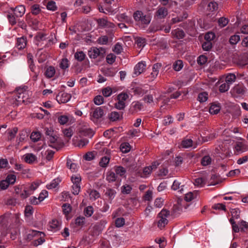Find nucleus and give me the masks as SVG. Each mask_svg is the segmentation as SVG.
I'll list each match as a JSON object with an SVG mask.
<instances>
[{"instance_id": "nucleus-35", "label": "nucleus", "mask_w": 248, "mask_h": 248, "mask_svg": "<svg viewBox=\"0 0 248 248\" xmlns=\"http://www.w3.org/2000/svg\"><path fill=\"white\" fill-rule=\"evenodd\" d=\"M183 66V63L181 60L176 61L173 64V68L175 71H180Z\"/></svg>"}, {"instance_id": "nucleus-10", "label": "nucleus", "mask_w": 248, "mask_h": 248, "mask_svg": "<svg viewBox=\"0 0 248 248\" xmlns=\"http://www.w3.org/2000/svg\"><path fill=\"white\" fill-rule=\"evenodd\" d=\"M182 212V207L179 203L177 204H174L172 208L170 216L173 217H176L179 215Z\"/></svg>"}, {"instance_id": "nucleus-26", "label": "nucleus", "mask_w": 248, "mask_h": 248, "mask_svg": "<svg viewBox=\"0 0 248 248\" xmlns=\"http://www.w3.org/2000/svg\"><path fill=\"white\" fill-rule=\"evenodd\" d=\"M133 92L135 94L143 95L147 92V90H145L142 87L138 86L132 88Z\"/></svg>"}, {"instance_id": "nucleus-61", "label": "nucleus", "mask_w": 248, "mask_h": 248, "mask_svg": "<svg viewBox=\"0 0 248 248\" xmlns=\"http://www.w3.org/2000/svg\"><path fill=\"white\" fill-rule=\"evenodd\" d=\"M7 182H8V184L13 185L14 184L16 180V176L14 174H10L8 175L5 179Z\"/></svg>"}, {"instance_id": "nucleus-5", "label": "nucleus", "mask_w": 248, "mask_h": 248, "mask_svg": "<svg viewBox=\"0 0 248 248\" xmlns=\"http://www.w3.org/2000/svg\"><path fill=\"white\" fill-rule=\"evenodd\" d=\"M104 115V112L103 107H97L93 109L91 113V119L93 122H97Z\"/></svg>"}, {"instance_id": "nucleus-3", "label": "nucleus", "mask_w": 248, "mask_h": 248, "mask_svg": "<svg viewBox=\"0 0 248 248\" xmlns=\"http://www.w3.org/2000/svg\"><path fill=\"white\" fill-rule=\"evenodd\" d=\"M47 138L49 140L48 145L57 150H59L64 145V143L62 141L58 140V138L55 134L49 137H47Z\"/></svg>"}, {"instance_id": "nucleus-6", "label": "nucleus", "mask_w": 248, "mask_h": 248, "mask_svg": "<svg viewBox=\"0 0 248 248\" xmlns=\"http://www.w3.org/2000/svg\"><path fill=\"white\" fill-rule=\"evenodd\" d=\"M71 98L70 94L64 92H61L56 96V100L60 104L67 103Z\"/></svg>"}, {"instance_id": "nucleus-45", "label": "nucleus", "mask_w": 248, "mask_h": 248, "mask_svg": "<svg viewBox=\"0 0 248 248\" xmlns=\"http://www.w3.org/2000/svg\"><path fill=\"white\" fill-rule=\"evenodd\" d=\"M213 47L211 42L205 41L202 44V48L205 51H209Z\"/></svg>"}, {"instance_id": "nucleus-19", "label": "nucleus", "mask_w": 248, "mask_h": 248, "mask_svg": "<svg viewBox=\"0 0 248 248\" xmlns=\"http://www.w3.org/2000/svg\"><path fill=\"white\" fill-rule=\"evenodd\" d=\"M26 46V39L23 37L17 39L16 43V47L19 50L25 48Z\"/></svg>"}, {"instance_id": "nucleus-33", "label": "nucleus", "mask_w": 248, "mask_h": 248, "mask_svg": "<svg viewBox=\"0 0 248 248\" xmlns=\"http://www.w3.org/2000/svg\"><path fill=\"white\" fill-rule=\"evenodd\" d=\"M132 189L131 186L125 184L121 187V192L124 194H128L131 192Z\"/></svg>"}, {"instance_id": "nucleus-43", "label": "nucleus", "mask_w": 248, "mask_h": 248, "mask_svg": "<svg viewBox=\"0 0 248 248\" xmlns=\"http://www.w3.org/2000/svg\"><path fill=\"white\" fill-rule=\"evenodd\" d=\"M110 158L108 156L103 157L100 161L99 162V165L102 167H106L109 162Z\"/></svg>"}, {"instance_id": "nucleus-46", "label": "nucleus", "mask_w": 248, "mask_h": 248, "mask_svg": "<svg viewBox=\"0 0 248 248\" xmlns=\"http://www.w3.org/2000/svg\"><path fill=\"white\" fill-rule=\"evenodd\" d=\"M104 97L102 95H100L96 96L93 99V102L96 105H100L104 103Z\"/></svg>"}, {"instance_id": "nucleus-2", "label": "nucleus", "mask_w": 248, "mask_h": 248, "mask_svg": "<svg viewBox=\"0 0 248 248\" xmlns=\"http://www.w3.org/2000/svg\"><path fill=\"white\" fill-rule=\"evenodd\" d=\"M170 216V212L169 210L163 209L158 214L157 217L159 219L157 222V226L160 229L165 227L166 225L168 223V220L167 219Z\"/></svg>"}, {"instance_id": "nucleus-4", "label": "nucleus", "mask_w": 248, "mask_h": 248, "mask_svg": "<svg viewBox=\"0 0 248 248\" xmlns=\"http://www.w3.org/2000/svg\"><path fill=\"white\" fill-rule=\"evenodd\" d=\"M135 21L140 22L141 24L148 25L150 23L151 18L149 16L145 15L140 11H137L133 14Z\"/></svg>"}, {"instance_id": "nucleus-15", "label": "nucleus", "mask_w": 248, "mask_h": 248, "mask_svg": "<svg viewBox=\"0 0 248 248\" xmlns=\"http://www.w3.org/2000/svg\"><path fill=\"white\" fill-rule=\"evenodd\" d=\"M162 64L160 63H156L154 64L153 66V72L151 73V76L155 78L157 77L159 73V70L161 68Z\"/></svg>"}, {"instance_id": "nucleus-36", "label": "nucleus", "mask_w": 248, "mask_h": 248, "mask_svg": "<svg viewBox=\"0 0 248 248\" xmlns=\"http://www.w3.org/2000/svg\"><path fill=\"white\" fill-rule=\"evenodd\" d=\"M193 141L191 139L183 140L181 142V146L183 148H187L192 146Z\"/></svg>"}, {"instance_id": "nucleus-24", "label": "nucleus", "mask_w": 248, "mask_h": 248, "mask_svg": "<svg viewBox=\"0 0 248 248\" xmlns=\"http://www.w3.org/2000/svg\"><path fill=\"white\" fill-rule=\"evenodd\" d=\"M74 57L78 61L82 62L85 60L86 55L83 51H80L75 53Z\"/></svg>"}, {"instance_id": "nucleus-1", "label": "nucleus", "mask_w": 248, "mask_h": 248, "mask_svg": "<svg viewBox=\"0 0 248 248\" xmlns=\"http://www.w3.org/2000/svg\"><path fill=\"white\" fill-rule=\"evenodd\" d=\"M26 89H27V86L16 88L13 93L14 94L13 99L15 100L16 105L18 106L19 104L25 102L26 100L28 99L27 93L26 92Z\"/></svg>"}, {"instance_id": "nucleus-34", "label": "nucleus", "mask_w": 248, "mask_h": 248, "mask_svg": "<svg viewBox=\"0 0 248 248\" xmlns=\"http://www.w3.org/2000/svg\"><path fill=\"white\" fill-rule=\"evenodd\" d=\"M61 180L58 178L54 179L51 183L46 186L47 189H53L56 188L59 185Z\"/></svg>"}, {"instance_id": "nucleus-30", "label": "nucleus", "mask_w": 248, "mask_h": 248, "mask_svg": "<svg viewBox=\"0 0 248 248\" xmlns=\"http://www.w3.org/2000/svg\"><path fill=\"white\" fill-rule=\"evenodd\" d=\"M218 9V4L215 1L210 2L207 6V10L211 12L217 10Z\"/></svg>"}, {"instance_id": "nucleus-49", "label": "nucleus", "mask_w": 248, "mask_h": 248, "mask_svg": "<svg viewBox=\"0 0 248 248\" xmlns=\"http://www.w3.org/2000/svg\"><path fill=\"white\" fill-rule=\"evenodd\" d=\"M128 95L125 93H120L117 96V100H119L120 102H122L123 103H125L124 101L128 98Z\"/></svg>"}, {"instance_id": "nucleus-22", "label": "nucleus", "mask_w": 248, "mask_h": 248, "mask_svg": "<svg viewBox=\"0 0 248 248\" xmlns=\"http://www.w3.org/2000/svg\"><path fill=\"white\" fill-rule=\"evenodd\" d=\"M55 73V69L54 67L50 66L46 68L45 72V76L48 78H52L54 76Z\"/></svg>"}, {"instance_id": "nucleus-37", "label": "nucleus", "mask_w": 248, "mask_h": 248, "mask_svg": "<svg viewBox=\"0 0 248 248\" xmlns=\"http://www.w3.org/2000/svg\"><path fill=\"white\" fill-rule=\"evenodd\" d=\"M121 151L124 153H126L130 151V146L128 143L124 142L121 144L120 146Z\"/></svg>"}, {"instance_id": "nucleus-52", "label": "nucleus", "mask_w": 248, "mask_h": 248, "mask_svg": "<svg viewBox=\"0 0 248 248\" xmlns=\"http://www.w3.org/2000/svg\"><path fill=\"white\" fill-rule=\"evenodd\" d=\"M240 40V36L238 35H233L232 36L229 40V42L232 45H235Z\"/></svg>"}, {"instance_id": "nucleus-31", "label": "nucleus", "mask_w": 248, "mask_h": 248, "mask_svg": "<svg viewBox=\"0 0 248 248\" xmlns=\"http://www.w3.org/2000/svg\"><path fill=\"white\" fill-rule=\"evenodd\" d=\"M115 171L116 175H119L121 176H123L125 173L126 170L123 167L116 166L115 167Z\"/></svg>"}, {"instance_id": "nucleus-48", "label": "nucleus", "mask_w": 248, "mask_h": 248, "mask_svg": "<svg viewBox=\"0 0 248 248\" xmlns=\"http://www.w3.org/2000/svg\"><path fill=\"white\" fill-rule=\"evenodd\" d=\"M7 17L9 20V22L11 25L12 26L15 25L16 23V17L15 15L13 14L9 13Z\"/></svg>"}, {"instance_id": "nucleus-12", "label": "nucleus", "mask_w": 248, "mask_h": 248, "mask_svg": "<svg viewBox=\"0 0 248 248\" xmlns=\"http://www.w3.org/2000/svg\"><path fill=\"white\" fill-rule=\"evenodd\" d=\"M146 65L142 62H139L134 68V74L138 76L142 73L145 69Z\"/></svg>"}, {"instance_id": "nucleus-29", "label": "nucleus", "mask_w": 248, "mask_h": 248, "mask_svg": "<svg viewBox=\"0 0 248 248\" xmlns=\"http://www.w3.org/2000/svg\"><path fill=\"white\" fill-rule=\"evenodd\" d=\"M63 214L67 216L72 211V206L69 203H64L62 206Z\"/></svg>"}, {"instance_id": "nucleus-20", "label": "nucleus", "mask_w": 248, "mask_h": 248, "mask_svg": "<svg viewBox=\"0 0 248 248\" xmlns=\"http://www.w3.org/2000/svg\"><path fill=\"white\" fill-rule=\"evenodd\" d=\"M220 182H221V181L220 179V177L219 175L217 174H212L210 180L209 185L215 186Z\"/></svg>"}, {"instance_id": "nucleus-38", "label": "nucleus", "mask_w": 248, "mask_h": 248, "mask_svg": "<svg viewBox=\"0 0 248 248\" xmlns=\"http://www.w3.org/2000/svg\"><path fill=\"white\" fill-rule=\"evenodd\" d=\"M208 97V93L206 92H202L199 94L198 95V100L200 102H205Z\"/></svg>"}, {"instance_id": "nucleus-13", "label": "nucleus", "mask_w": 248, "mask_h": 248, "mask_svg": "<svg viewBox=\"0 0 248 248\" xmlns=\"http://www.w3.org/2000/svg\"><path fill=\"white\" fill-rule=\"evenodd\" d=\"M100 49L97 47H94L91 48V49L88 51V55L90 58L95 59L100 55Z\"/></svg>"}, {"instance_id": "nucleus-47", "label": "nucleus", "mask_w": 248, "mask_h": 248, "mask_svg": "<svg viewBox=\"0 0 248 248\" xmlns=\"http://www.w3.org/2000/svg\"><path fill=\"white\" fill-rule=\"evenodd\" d=\"M215 34L213 32H208L204 35L206 41L211 42L215 38Z\"/></svg>"}, {"instance_id": "nucleus-51", "label": "nucleus", "mask_w": 248, "mask_h": 248, "mask_svg": "<svg viewBox=\"0 0 248 248\" xmlns=\"http://www.w3.org/2000/svg\"><path fill=\"white\" fill-rule=\"evenodd\" d=\"M39 236L40 237L39 238L33 241L32 243L34 246L37 247L38 245L42 244L45 241V239L43 238L45 236H43V235Z\"/></svg>"}, {"instance_id": "nucleus-32", "label": "nucleus", "mask_w": 248, "mask_h": 248, "mask_svg": "<svg viewBox=\"0 0 248 248\" xmlns=\"http://www.w3.org/2000/svg\"><path fill=\"white\" fill-rule=\"evenodd\" d=\"M116 193V192L115 190L111 188H109L107 189L105 195L108 197V199L110 201H112L114 199Z\"/></svg>"}, {"instance_id": "nucleus-41", "label": "nucleus", "mask_w": 248, "mask_h": 248, "mask_svg": "<svg viewBox=\"0 0 248 248\" xmlns=\"http://www.w3.org/2000/svg\"><path fill=\"white\" fill-rule=\"evenodd\" d=\"M69 67V61L67 58H63L62 59L60 63V67L65 70Z\"/></svg>"}, {"instance_id": "nucleus-50", "label": "nucleus", "mask_w": 248, "mask_h": 248, "mask_svg": "<svg viewBox=\"0 0 248 248\" xmlns=\"http://www.w3.org/2000/svg\"><path fill=\"white\" fill-rule=\"evenodd\" d=\"M71 181L73 185H80L81 178L79 175H73L71 178Z\"/></svg>"}, {"instance_id": "nucleus-28", "label": "nucleus", "mask_w": 248, "mask_h": 248, "mask_svg": "<svg viewBox=\"0 0 248 248\" xmlns=\"http://www.w3.org/2000/svg\"><path fill=\"white\" fill-rule=\"evenodd\" d=\"M117 175L113 171H109L107 174V180L108 182H113L116 181Z\"/></svg>"}, {"instance_id": "nucleus-58", "label": "nucleus", "mask_w": 248, "mask_h": 248, "mask_svg": "<svg viewBox=\"0 0 248 248\" xmlns=\"http://www.w3.org/2000/svg\"><path fill=\"white\" fill-rule=\"evenodd\" d=\"M125 220L123 217L117 218L115 220V225L117 227H121L124 225Z\"/></svg>"}, {"instance_id": "nucleus-11", "label": "nucleus", "mask_w": 248, "mask_h": 248, "mask_svg": "<svg viewBox=\"0 0 248 248\" xmlns=\"http://www.w3.org/2000/svg\"><path fill=\"white\" fill-rule=\"evenodd\" d=\"M171 34L173 37L176 38L177 39H181L185 37L186 34L185 32L179 29H177L172 30L171 31Z\"/></svg>"}, {"instance_id": "nucleus-54", "label": "nucleus", "mask_w": 248, "mask_h": 248, "mask_svg": "<svg viewBox=\"0 0 248 248\" xmlns=\"http://www.w3.org/2000/svg\"><path fill=\"white\" fill-rule=\"evenodd\" d=\"M116 59V56L113 54H109L106 57V61L109 64H112L114 62Z\"/></svg>"}, {"instance_id": "nucleus-39", "label": "nucleus", "mask_w": 248, "mask_h": 248, "mask_svg": "<svg viewBox=\"0 0 248 248\" xmlns=\"http://www.w3.org/2000/svg\"><path fill=\"white\" fill-rule=\"evenodd\" d=\"M236 77L234 74L230 73L228 74L226 77V82L228 84L232 83L235 81Z\"/></svg>"}, {"instance_id": "nucleus-63", "label": "nucleus", "mask_w": 248, "mask_h": 248, "mask_svg": "<svg viewBox=\"0 0 248 248\" xmlns=\"http://www.w3.org/2000/svg\"><path fill=\"white\" fill-rule=\"evenodd\" d=\"M194 184L197 186H202L205 184V180L202 178H198L195 179Z\"/></svg>"}, {"instance_id": "nucleus-62", "label": "nucleus", "mask_w": 248, "mask_h": 248, "mask_svg": "<svg viewBox=\"0 0 248 248\" xmlns=\"http://www.w3.org/2000/svg\"><path fill=\"white\" fill-rule=\"evenodd\" d=\"M68 119H69L67 116L65 115H62L58 117V121L61 124L63 125L67 123Z\"/></svg>"}, {"instance_id": "nucleus-9", "label": "nucleus", "mask_w": 248, "mask_h": 248, "mask_svg": "<svg viewBox=\"0 0 248 248\" xmlns=\"http://www.w3.org/2000/svg\"><path fill=\"white\" fill-rule=\"evenodd\" d=\"M11 9L14 11L13 13L16 17H21L25 12V7L21 5Z\"/></svg>"}, {"instance_id": "nucleus-25", "label": "nucleus", "mask_w": 248, "mask_h": 248, "mask_svg": "<svg viewBox=\"0 0 248 248\" xmlns=\"http://www.w3.org/2000/svg\"><path fill=\"white\" fill-rule=\"evenodd\" d=\"M41 138V134L39 132H32L30 138L34 142L40 140Z\"/></svg>"}, {"instance_id": "nucleus-16", "label": "nucleus", "mask_w": 248, "mask_h": 248, "mask_svg": "<svg viewBox=\"0 0 248 248\" xmlns=\"http://www.w3.org/2000/svg\"><path fill=\"white\" fill-rule=\"evenodd\" d=\"M43 235V236H45V233L42 232L32 230L30 232V233H29L27 235V239L28 240H31L33 239V238L34 236H36L37 235Z\"/></svg>"}, {"instance_id": "nucleus-59", "label": "nucleus", "mask_w": 248, "mask_h": 248, "mask_svg": "<svg viewBox=\"0 0 248 248\" xmlns=\"http://www.w3.org/2000/svg\"><path fill=\"white\" fill-rule=\"evenodd\" d=\"M46 35V34L42 32H38L36 35L35 36V40L38 42L45 40L46 39L45 37Z\"/></svg>"}, {"instance_id": "nucleus-57", "label": "nucleus", "mask_w": 248, "mask_h": 248, "mask_svg": "<svg viewBox=\"0 0 248 248\" xmlns=\"http://www.w3.org/2000/svg\"><path fill=\"white\" fill-rule=\"evenodd\" d=\"M207 61V58L204 55L200 56L197 60L198 63L201 65L204 64Z\"/></svg>"}, {"instance_id": "nucleus-44", "label": "nucleus", "mask_w": 248, "mask_h": 248, "mask_svg": "<svg viewBox=\"0 0 248 248\" xmlns=\"http://www.w3.org/2000/svg\"><path fill=\"white\" fill-rule=\"evenodd\" d=\"M93 212V208L92 206H88L84 209V213L86 217H91Z\"/></svg>"}, {"instance_id": "nucleus-8", "label": "nucleus", "mask_w": 248, "mask_h": 248, "mask_svg": "<svg viewBox=\"0 0 248 248\" xmlns=\"http://www.w3.org/2000/svg\"><path fill=\"white\" fill-rule=\"evenodd\" d=\"M80 135L82 136L88 137L91 138L94 134V131L91 128H81L79 130Z\"/></svg>"}, {"instance_id": "nucleus-27", "label": "nucleus", "mask_w": 248, "mask_h": 248, "mask_svg": "<svg viewBox=\"0 0 248 248\" xmlns=\"http://www.w3.org/2000/svg\"><path fill=\"white\" fill-rule=\"evenodd\" d=\"M234 91L237 94H243L245 92V88L243 85L238 84L233 88Z\"/></svg>"}, {"instance_id": "nucleus-23", "label": "nucleus", "mask_w": 248, "mask_h": 248, "mask_svg": "<svg viewBox=\"0 0 248 248\" xmlns=\"http://www.w3.org/2000/svg\"><path fill=\"white\" fill-rule=\"evenodd\" d=\"M85 218L83 217H78L76 219L75 221V224L76 227H82L85 224Z\"/></svg>"}, {"instance_id": "nucleus-21", "label": "nucleus", "mask_w": 248, "mask_h": 248, "mask_svg": "<svg viewBox=\"0 0 248 248\" xmlns=\"http://www.w3.org/2000/svg\"><path fill=\"white\" fill-rule=\"evenodd\" d=\"M220 110V106L219 104H212L209 108V112L211 114H217Z\"/></svg>"}, {"instance_id": "nucleus-60", "label": "nucleus", "mask_w": 248, "mask_h": 248, "mask_svg": "<svg viewBox=\"0 0 248 248\" xmlns=\"http://www.w3.org/2000/svg\"><path fill=\"white\" fill-rule=\"evenodd\" d=\"M25 216L29 217L33 213V207L31 205H27L25 209Z\"/></svg>"}, {"instance_id": "nucleus-42", "label": "nucleus", "mask_w": 248, "mask_h": 248, "mask_svg": "<svg viewBox=\"0 0 248 248\" xmlns=\"http://www.w3.org/2000/svg\"><path fill=\"white\" fill-rule=\"evenodd\" d=\"M211 163V158L209 155L203 156L201 160V164L202 166H206Z\"/></svg>"}, {"instance_id": "nucleus-17", "label": "nucleus", "mask_w": 248, "mask_h": 248, "mask_svg": "<svg viewBox=\"0 0 248 248\" xmlns=\"http://www.w3.org/2000/svg\"><path fill=\"white\" fill-rule=\"evenodd\" d=\"M24 157V160L27 163L29 164H32L37 159L36 156L32 154L28 153L26 154Z\"/></svg>"}, {"instance_id": "nucleus-64", "label": "nucleus", "mask_w": 248, "mask_h": 248, "mask_svg": "<svg viewBox=\"0 0 248 248\" xmlns=\"http://www.w3.org/2000/svg\"><path fill=\"white\" fill-rule=\"evenodd\" d=\"M229 20L225 17H221L218 19V23L221 27H224L227 25Z\"/></svg>"}, {"instance_id": "nucleus-18", "label": "nucleus", "mask_w": 248, "mask_h": 248, "mask_svg": "<svg viewBox=\"0 0 248 248\" xmlns=\"http://www.w3.org/2000/svg\"><path fill=\"white\" fill-rule=\"evenodd\" d=\"M156 16L159 18H164L168 15V11L166 8L161 7L156 11Z\"/></svg>"}, {"instance_id": "nucleus-14", "label": "nucleus", "mask_w": 248, "mask_h": 248, "mask_svg": "<svg viewBox=\"0 0 248 248\" xmlns=\"http://www.w3.org/2000/svg\"><path fill=\"white\" fill-rule=\"evenodd\" d=\"M44 194V192H42L40 194L38 198L35 197H32L30 198V203L32 204L37 205L38 204L44 200L45 197H42V195Z\"/></svg>"}, {"instance_id": "nucleus-56", "label": "nucleus", "mask_w": 248, "mask_h": 248, "mask_svg": "<svg viewBox=\"0 0 248 248\" xmlns=\"http://www.w3.org/2000/svg\"><path fill=\"white\" fill-rule=\"evenodd\" d=\"M17 131L18 128L17 127H14L13 129L10 130L8 132V140H11L14 138Z\"/></svg>"}, {"instance_id": "nucleus-55", "label": "nucleus", "mask_w": 248, "mask_h": 248, "mask_svg": "<svg viewBox=\"0 0 248 248\" xmlns=\"http://www.w3.org/2000/svg\"><path fill=\"white\" fill-rule=\"evenodd\" d=\"M46 8L49 10L54 11L57 10V6L56 3L54 1H50L47 3Z\"/></svg>"}, {"instance_id": "nucleus-7", "label": "nucleus", "mask_w": 248, "mask_h": 248, "mask_svg": "<svg viewBox=\"0 0 248 248\" xmlns=\"http://www.w3.org/2000/svg\"><path fill=\"white\" fill-rule=\"evenodd\" d=\"M123 115V112L112 111L108 114V118L110 121L115 122L122 120Z\"/></svg>"}, {"instance_id": "nucleus-40", "label": "nucleus", "mask_w": 248, "mask_h": 248, "mask_svg": "<svg viewBox=\"0 0 248 248\" xmlns=\"http://www.w3.org/2000/svg\"><path fill=\"white\" fill-rule=\"evenodd\" d=\"M96 154V153L94 151L88 152L84 155V158L86 160L91 161L94 159Z\"/></svg>"}, {"instance_id": "nucleus-53", "label": "nucleus", "mask_w": 248, "mask_h": 248, "mask_svg": "<svg viewBox=\"0 0 248 248\" xmlns=\"http://www.w3.org/2000/svg\"><path fill=\"white\" fill-rule=\"evenodd\" d=\"M231 213L232 218L238 219L240 217V211L239 209H232L231 211Z\"/></svg>"}]
</instances>
